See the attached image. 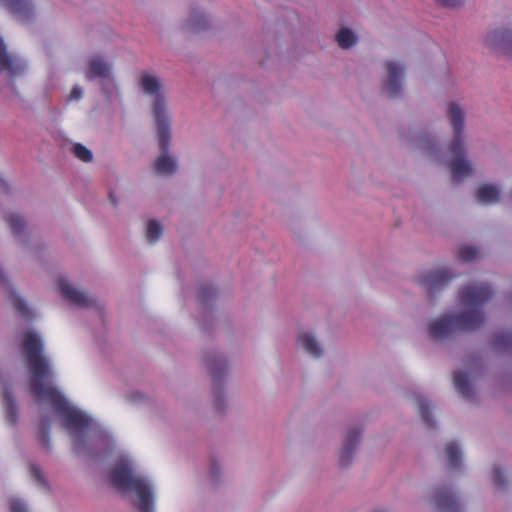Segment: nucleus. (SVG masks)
<instances>
[{
	"instance_id": "23",
	"label": "nucleus",
	"mask_w": 512,
	"mask_h": 512,
	"mask_svg": "<svg viewBox=\"0 0 512 512\" xmlns=\"http://www.w3.org/2000/svg\"><path fill=\"white\" fill-rule=\"evenodd\" d=\"M208 369L213 377V379L216 381L217 378H220L227 372V364L226 360L222 358H215L212 361H208L207 363Z\"/></svg>"
},
{
	"instance_id": "10",
	"label": "nucleus",
	"mask_w": 512,
	"mask_h": 512,
	"mask_svg": "<svg viewBox=\"0 0 512 512\" xmlns=\"http://www.w3.org/2000/svg\"><path fill=\"white\" fill-rule=\"evenodd\" d=\"M25 70L26 65L7 53L3 39L0 38V71H7L11 76H18Z\"/></svg>"
},
{
	"instance_id": "15",
	"label": "nucleus",
	"mask_w": 512,
	"mask_h": 512,
	"mask_svg": "<svg viewBox=\"0 0 512 512\" xmlns=\"http://www.w3.org/2000/svg\"><path fill=\"white\" fill-rule=\"evenodd\" d=\"M110 67L103 61L101 57H93L90 60L89 69L87 72V79L92 80L94 78H107L109 76Z\"/></svg>"
},
{
	"instance_id": "35",
	"label": "nucleus",
	"mask_w": 512,
	"mask_h": 512,
	"mask_svg": "<svg viewBox=\"0 0 512 512\" xmlns=\"http://www.w3.org/2000/svg\"><path fill=\"white\" fill-rule=\"evenodd\" d=\"M41 442L44 446H48L49 444V432L48 428L44 427L43 431L41 432Z\"/></svg>"
},
{
	"instance_id": "33",
	"label": "nucleus",
	"mask_w": 512,
	"mask_h": 512,
	"mask_svg": "<svg viewBox=\"0 0 512 512\" xmlns=\"http://www.w3.org/2000/svg\"><path fill=\"white\" fill-rule=\"evenodd\" d=\"M10 512H27L26 506L18 499L11 500Z\"/></svg>"
},
{
	"instance_id": "39",
	"label": "nucleus",
	"mask_w": 512,
	"mask_h": 512,
	"mask_svg": "<svg viewBox=\"0 0 512 512\" xmlns=\"http://www.w3.org/2000/svg\"><path fill=\"white\" fill-rule=\"evenodd\" d=\"M5 275L3 274L2 270L0 269V283L4 282Z\"/></svg>"
},
{
	"instance_id": "1",
	"label": "nucleus",
	"mask_w": 512,
	"mask_h": 512,
	"mask_svg": "<svg viewBox=\"0 0 512 512\" xmlns=\"http://www.w3.org/2000/svg\"><path fill=\"white\" fill-rule=\"evenodd\" d=\"M22 349L33 374L30 390L37 399H46L61 414L64 426L71 433L82 432L91 419L81 411L71 407L62 393L55 387L44 384L43 379L49 374V364L43 356V343L33 330L22 335Z\"/></svg>"
},
{
	"instance_id": "12",
	"label": "nucleus",
	"mask_w": 512,
	"mask_h": 512,
	"mask_svg": "<svg viewBox=\"0 0 512 512\" xmlns=\"http://www.w3.org/2000/svg\"><path fill=\"white\" fill-rule=\"evenodd\" d=\"M361 433L358 429L349 430L341 450L340 464L341 466H348L351 462L352 454L359 443Z\"/></svg>"
},
{
	"instance_id": "20",
	"label": "nucleus",
	"mask_w": 512,
	"mask_h": 512,
	"mask_svg": "<svg viewBox=\"0 0 512 512\" xmlns=\"http://www.w3.org/2000/svg\"><path fill=\"white\" fill-rule=\"evenodd\" d=\"M454 385L457 391L466 399L473 395V389L468 381L467 376L463 372H456L453 377Z\"/></svg>"
},
{
	"instance_id": "2",
	"label": "nucleus",
	"mask_w": 512,
	"mask_h": 512,
	"mask_svg": "<svg viewBox=\"0 0 512 512\" xmlns=\"http://www.w3.org/2000/svg\"><path fill=\"white\" fill-rule=\"evenodd\" d=\"M493 296V291L486 284L467 285L459 293L465 311L456 316H443L429 326V336L442 340L457 332H469L481 328L484 324L482 306Z\"/></svg>"
},
{
	"instance_id": "7",
	"label": "nucleus",
	"mask_w": 512,
	"mask_h": 512,
	"mask_svg": "<svg viewBox=\"0 0 512 512\" xmlns=\"http://www.w3.org/2000/svg\"><path fill=\"white\" fill-rule=\"evenodd\" d=\"M58 287L62 297L72 305L81 308H90L95 305V300L91 296L76 289L65 279L58 280Z\"/></svg>"
},
{
	"instance_id": "29",
	"label": "nucleus",
	"mask_w": 512,
	"mask_h": 512,
	"mask_svg": "<svg viewBox=\"0 0 512 512\" xmlns=\"http://www.w3.org/2000/svg\"><path fill=\"white\" fill-rule=\"evenodd\" d=\"M73 153L83 162H90L93 158L92 152L80 143L73 146Z\"/></svg>"
},
{
	"instance_id": "19",
	"label": "nucleus",
	"mask_w": 512,
	"mask_h": 512,
	"mask_svg": "<svg viewBox=\"0 0 512 512\" xmlns=\"http://www.w3.org/2000/svg\"><path fill=\"white\" fill-rule=\"evenodd\" d=\"M9 300L16 312L23 318L31 320L33 313L27 303L14 291L9 294Z\"/></svg>"
},
{
	"instance_id": "24",
	"label": "nucleus",
	"mask_w": 512,
	"mask_h": 512,
	"mask_svg": "<svg viewBox=\"0 0 512 512\" xmlns=\"http://www.w3.org/2000/svg\"><path fill=\"white\" fill-rule=\"evenodd\" d=\"M417 404H418L419 413L421 415L423 422L428 427L433 428L435 426V423H434L433 417L430 412L429 404L427 403V401L424 398H422L420 396H417Z\"/></svg>"
},
{
	"instance_id": "16",
	"label": "nucleus",
	"mask_w": 512,
	"mask_h": 512,
	"mask_svg": "<svg viewBox=\"0 0 512 512\" xmlns=\"http://www.w3.org/2000/svg\"><path fill=\"white\" fill-rule=\"evenodd\" d=\"M475 197L482 204H491L499 201L500 192L495 186L482 185L477 189Z\"/></svg>"
},
{
	"instance_id": "31",
	"label": "nucleus",
	"mask_w": 512,
	"mask_h": 512,
	"mask_svg": "<svg viewBox=\"0 0 512 512\" xmlns=\"http://www.w3.org/2000/svg\"><path fill=\"white\" fill-rule=\"evenodd\" d=\"M30 473H31V476L33 477V479L38 484L43 485V486L46 485L43 473L36 465H34V464L30 465Z\"/></svg>"
},
{
	"instance_id": "9",
	"label": "nucleus",
	"mask_w": 512,
	"mask_h": 512,
	"mask_svg": "<svg viewBox=\"0 0 512 512\" xmlns=\"http://www.w3.org/2000/svg\"><path fill=\"white\" fill-rule=\"evenodd\" d=\"M386 68L388 77L384 81L383 87L390 98H396L402 92L400 80L403 76V68L395 62H388Z\"/></svg>"
},
{
	"instance_id": "40",
	"label": "nucleus",
	"mask_w": 512,
	"mask_h": 512,
	"mask_svg": "<svg viewBox=\"0 0 512 512\" xmlns=\"http://www.w3.org/2000/svg\"><path fill=\"white\" fill-rule=\"evenodd\" d=\"M510 197H511V199H512V191H511Z\"/></svg>"
},
{
	"instance_id": "22",
	"label": "nucleus",
	"mask_w": 512,
	"mask_h": 512,
	"mask_svg": "<svg viewBox=\"0 0 512 512\" xmlns=\"http://www.w3.org/2000/svg\"><path fill=\"white\" fill-rule=\"evenodd\" d=\"M337 42L341 48L349 49L356 44L357 39L350 29L342 28L337 34Z\"/></svg>"
},
{
	"instance_id": "34",
	"label": "nucleus",
	"mask_w": 512,
	"mask_h": 512,
	"mask_svg": "<svg viewBox=\"0 0 512 512\" xmlns=\"http://www.w3.org/2000/svg\"><path fill=\"white\" fill-rule=\"evenodd\" d=\"M82 96V89L80 87H74L69 95L70 100H78Z\"/></svg>"
},
{
	"instance_id": "18",
	"label": "nucleus",
	"mask_w": 512,
	"mask_h": 512,
	"mask_svg": "<svg viewBox=\"0 0 512 512\" xmlns=\"http://www.w3.org/2000/svg\"><path fill=\"white\" fill-rule=\"evenodd\" d=\"M3 397L6 421L14 426L16 425L18 418V407L15 398L10 390H5Z\"/></svg>"
},
{
	"instance_id": "11",
	"label": "nucleus",
	"mask_w": 512,
	"mask_h": 512,
	"mask_svg": "<svg viewBox=\"0 0 512 512\" xmlns=\"http://www.w3.org/2000/svg\"><path fill=\"white\" fill-rule=\"evenodd\" d=\"M435 505L441 512H460V504L457 497L448 487L437 489Z\"/></svg>"
},
{
	"instance_id": "28",
	"label": "nucleus",
	"mask_w": 512,
	"mask_h": 512,
	"mask_svg": "<svg viewBox=\"0 0 512 512\" xmlns=\"http://www.w3.org/2000/svg\"><path fill=\"white\" fill-rule=\"evenodd\" d=\"M479 255V250L469 245L460 247L458 258L463 262H470L475 260Z\"/></svg>"
},
{
	"instance_id": "5",
	"label": "nucleus",
	"mask_w": 512,
	"mask_h": 512,
	"mask_svg": "<svg viewBox=\"0 0 512 512\" xmlns=\"http://www.w3.org/2000/svg\"><path fill=\"white\" fill-rule=\"evenodd\" d=\"M141 87L146 94L154 95L156 97L153 104V115L157 126L160 147L165 151L169 143L170 120L165 111L164 99L159 94L161 84L156 76L144 73L141 76Z\"/></svg>"
},
{
	"instance_id": "6",
	"label": "nucleus",
	"mask_w": 512,
	"mask_h": 512,
	"mask_svg": "<svg viewBox=\"0 0 512 512\" xmlns=\"http://www.w3.org/2000/svg\"><path fill=\"white\" fill-rule=\"evenodd\" d=\"M455 275L448 269H436L425 271L419 278V284L423 286L429 294L443 289Z\"/></svg>"
},
{
	"instance_id": "36",
	"label": "nucleus",
	"mask_w": 512,
	"mask_h": 512,
	"mask_svg": "<svg viewBox=\"0 0 512 512\" xmlns=\"http://www.w3.org/2000/svg\"><path fill=\"white\" fill-rule=\"evenodd\" d=\"M437 1L447 7H453V6H455V4L457 2V0H437Z\"/></svg>"
},
{
	"instance_id": "32",
	"label": "nucleus",
	"mask_w": 512,
	"mask_h": 512,
	"mask_svg": "<svg viewBox=\"0 0 512 512\" xmlns=\"http://www.w3.org/2000/svg\"><path fill=\"white\" fill-rule=\"evenodd\" d=\"M214 295V289L210 286H202L199 289V298L201 301H205Z\"/></svg>"
},
{
	"instance_id": "13",
	"label": "nucleus",
	"mask_w": 512,
	"mask_h": 512,
	"mask_svg": "<svg viewBox=\"0 0 512 512\" xmlns=\"http://www.w3.org/2000/svg\"><path fill=\"white\" fill-rule=\"evenodd\" d=\"M1 2L20 20H27L33 14V6L29 0H1Z\"/></svg>"
},
{
	"instance_id": "30",
	"label": "nucleus",
	"mask_w": 512,
	"mask_h": 512,
	"mask_svg": "<svg viewBox=\"0 0 512 512\" xmlns=\"http://www.w3.org/2000/svg\"><path fill=\"white\" fill-rule=\"evenodd\" d=\"M493 481L496 487L503 488L506 484L504 473L500 468L493 470Z\"/></svg>"
},
{
	"instance_id": "8",
	"label": "nucleus",
	"mask_w": 512,
	"mask_h": 512,
	"mask_svg": "<svg viewBox=\"0 0 512 512\" xmlns=\"http://www.w3.org/2000/svg\"><path fill=\"white\" fill-rule=\"evenodd\" d=\"M485 44L494 50L502 52L512 58V31L509 29H495L485 38Z\"/></svg>"
},
{
	"instance_id": "17",
	"label": "nucleus",
	"mask_w": 512,
	"mask_h": 512,
	"mask_svg": "<svg viewBox=\"0 0 512 512\" xmlns=\"http://www.w3.org/2000/svg\"><path fill=\"white\" fill-rule=\"evenodd\" d=\"M298 344L302 346L305 351L311 356L318 358L322 355V349L314 336L310 333L304 332L298 336Z\"/></svg>"
},
{
	"instance_id": "37",
	"label": "nucleus",
	"mask_w": 512,
	"mask_h": 512,
	"mask_svg": "<svg viewBox=\"0 0 512 512\" xmlns=\"http://www.w3.org/2000/svg\"><path fill=\"white\" fill-rule=\"evenodd\" d=\"M8 190L7 183L0 177V191L6 192Z\"/></svg>"
},
{
	"instance_id": "14",
	"label": "nucleus",
	"mask_w": 512,
	"mask_h": 512,
	"mask_svg": "<svg viewBox=\"0 0 512 512\" xmlns=\"http://www.w3.org/2000/svg\"><path fill=\"white\" fill-rule=\"evenodd\" d=\"M158 143L160 144V142L158 141ZM170 144V142L168 143V145ZM159 148H161L159 146ZM169 148V146L167 147ZM161 152H162V155L159 156L155 162H154V170L157 174L159 175H171L173 174L176 169H177V164L175 162V160L173 158H171L170 156H168L166 153L168 151V149H166L165 151L160 149Z\"/></svg>"
},
{
	"instance_id": "4",
	"label": "nucleus",
	"mask_w": 512,
	"mask_h": 512,
	"mask_svg": "<svg viewBox=\"0 0 512 512\" xmlns=\"http://www.w3.org/2000/svg\"><path fill=\"white\" fill-rule=\"evenodd\" d=\"M448 117L454 133L450 145V153L454 159L449 162L448 167L453 180L459 181L461 178L469 176L473 171L471 164L464 157V113L457 104L451 103L448 107Z\"/></svg>"
},
{
	"instance_id": "26",
	"label": "nucleus",
	"mask_w": 512,
	"mask_h": 512,
	"mask_svg": "<svg viewBox=\"0 0 512 512\" xmlns=\"http://www.w3.org/2000/svg\"><path fill=\"white\" fill-rule=\"evenodd\" d=\"M188 26L192 32H199L201 30L206 29L207 19L203 14L195 12L191 15V19L189 21Z\"/></svg>"
},
{
	"instance_id": "3",
	"label": "nucleus",
	"mask_w": 512,
	"mask_h": 512,
	"mask_svg": "<svg viewBox=\"0 0 512 512\" xmlns=\"http://www.w3.org/2000/svg\"><path fill=\"white\" fill-rule=\"evenodd\" d=\"M113 486L122 492L134 491L139 503V512H154L153 494L150 483L142 477L133 474L131 465L127 461L116 463L110 473Z\"/></svg>"
},
{
	"instance_id": "25",
	"label": "nucleus",
	"mask_w": 512,
	"mask_h": 512,
	"mask_svg": "<svg viewBox=\"0 0 512 512\" xmlns=\"http://www.w3.org/2000/svg\"><path fill=\"white\" fill-rule=\"evenodd\" d=\"M7 222L14 235H20L25 228V221L19 214L8 215Z\"/></svg>"
},
{
	"instance_id": "21",
	"label": "nucleus",
	"mask_w": 512,
	"mask_h": 512,
	"mask_svg": "<svg viewBox=\"0 0 512 512\" xmlns=\"http://www.w3.org/2000/svg\"><path fill=\"white\" fill-rule=\"evenodd\" d=\"M445 452L449 466L453 469L460 467L461 451L459 445L455 442H450L446 445Z\"/></svg>"
},
{
	"instance_id": "27",
	"label": "nucleus",
	"mask_w": 512,
	"mask_h": 512,
	"mask_svg": "<svg viewBox=\"0 0 512 512\" xmlns=\"http://www.w3.org/2000/svg\"><path fill=\"white\" fill-rule=\"evenodd\" d=\"M162 227L160 223L156 220H151L148 223L146 236L149 242L154 243L156 242L162 235Z\"/></svg>"
},
{
	"instance_id": "38",
	"label": "nucleus",
	"mask_w": 512,
	"mask_h": 512,
	"mask_svg": "<svg viewBox=\"0 0 512 512\" xmlns=\"http://www.w3.org/2000/svg\"><path fill=\"white\" fill-rule=\"evenodd\" d=\"M109 197H110V200H111V202L113 203V205H116V200L114 199V195H113V193H110V194H109Z\"/></svg>"
}]
</instances>
